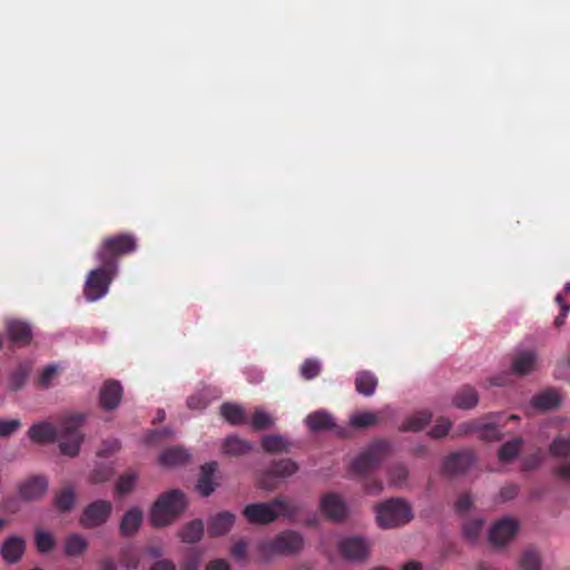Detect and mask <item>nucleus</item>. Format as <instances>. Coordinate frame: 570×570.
Listing matches in <instances>:
<instances>
[{"label":"nucleus","mask_w":570,"mask_h":570,"mask_svg":"<svg viewBox=\"0 0 570 570\" xmlns=\"http://www.w3.org/2000/svg\"><path fill=\"white\" fill-rule=\"evenodd\" d=\"M484 521L480 518L466 520L462 527L464 539L474 543L483 530Z\"/></svg>","instance_id":"c9c22d12"},{"label":"nucleus","mask_w":570,"mask_h":570,"mask_svg":"<svg viewBox=\"0 0 570 570\" xmlns=\"http://www.w3.org/2000/svg\"><path fill=\"white\" fill-rule=\"evenodd\" d=\"M299 372L305 380H313L320 375L321 364L315 358H307L301 365Z\"/></svg>","instance_id":"a18cd8bd"},{"label":"nucleus","mask_w":570,"mask_h":570,"mask_svg":"<svg viewBox=\"0 0 570 570\" xmlns=\"http://www.w3.org/2000/svg\"><path fill=\"white\" fill-rule=\"evenodd\" d=\"M303 547V535L296 531L286 530L278 533L274 539L261 542L258 549L264 557H271L273 554H296Z\"/></svg>","instance_id":"39448f33"},{"label":"nucleus","mask_w":570,"mask_h":570,"mask_svg":"<svg viewBox=\"0 0 570 570\" xmlns=\"http://www.w3.org/2000/svg\"><path fill=\"white\" fill-rule=\"evenodd\" d=\"M75 503V492L71 488H63L55 498V504L60 511H69Z\"/></svg>","instance_id":"a19ab883"},{"label":"nucleus","mask_w":570,"mask_h":570,"mask_svg":"<svg viewBox=\"0 0 570 570\" xmlns=\"http://www.w3.org/2000/svg\"><path fill=\"white\" fill-rule=\"evenodd\" d=\"M377 525L393 529L409 523L413 519L412 508L406 500L392 498L374 507Z\"/></svg>","instance_id":"20e7f679"},{"label":"nucleus","mask_w":570,"mask_h":570,"mask_svg":"<svg viewBox=\"0 0 570 570\" xmlns=\"http://www.w3.org/2000/svg\"><path fill=\"white\" fill-rule=\"evenodd\" d=\"M409 470L404 464H395L389 470V480L391 484L400 487L405 483Z\"/></svg>","instance_id":"49530a36"},{"label":"nucleus","mask_w":570,"mask_h":570,"mask_svg":"<svg viewBox=\"0 0 570 570\" xmlns=\"http://www.w3.org/2000/svg\"><path fill=\"white\" fill-rule=\"evenodd\" d=\"M217 470L216 462L205 463L200 469V476L197 483V490L203 497H209L216 489L214 474Z\"/></svg>","instance_id":"6ab92c4d"},{"label":"nucleus","mask_w":570,"mask_h":570,"mask_svg":"<svg viewBox=\"0 0 570 570\" xmlns=\"http://www.w3.org/2000/svg\"><path fill=\"white\" fill-rule=\"evenodd\" d=\"M561 403L559 393L553 389H548L532 397L531 404L540 411H549L558 407Z\"/></svg>","instance_id":"b1692460"},{"label":"nucleus","mask_w":570,"mask_h":570,"mask_svg":"<svg viewBox=\"0 0 570 570\" xmlns=\"http://www.w3.org/2000/svg\"><path fill=\"white\" fill-rule=\"evenodd\" d=\"M269 469L279 479L288 478L295 474L298 470L297 464L291 459H281L273 461Z\"/></svg>","instance_id":"473e14b6"},{"label":"nucleus","mask_w":570,"mask_h":570,"mask_svg":"<svg viewBox=\"0 0 570 570\" xmlns=\"http://www.w3.org/2000/svg\"><path fill=\"white\" fill-rule=\"evenodd\" d=\"M556 475H558L559 478L563 479V480H570V462H564L562 464H560L556 471H554Z\"/></svg>","instance_id":"69168bd1"},{"label":"nucleus","mask_w":570,"mask_h":570,"mask_svg":"<svg viewBox=\"0 0 570 570\" xmlns=\"http://www.w3.org/2000/svg\"><path fill=\"white\" fill-rule=\"evenodd\" d=\"M99 567L100 570H118L116 561L110 557L102 558L99 561Z\"/></svg>","instance_id":"338daca9"},{"label":"nucleus","mask_w":570,"mask_h":570,"mask_svg":"<svg viewBox=\"0 0 570 570\" xmlns=\"http://www.w3.org/2000/svg\"><path fill=\"white\" fill-rule=\"evenodd\" d=\"M518 492H519L518 485L510 484V485L503 487L501 489L500 495L503 501H509V500H512L513 498H515L518 495Z\"/></svg>","instance_id":"052dcab7"},{"label":"nucleus","mask_w":570,"mask_h":570,"mask_svg":"<svg viewBox=\"0 0 570 570\" xmlns=\"http://www.w3.org/2000/svg\"><path fill=\"white\" fill-rule=\"evenodd\" d=\"M523 440L521 438H514L500 448L498 452L499 460L501 462H509L517 458L520 453Z\"/></svg>","instance_id":"72a5a7b5"},{"label":"nucleus","mask_w":570,"mask_h":570,"mask_svg":"<svg viewBox=\"0 0 570 570\" xmlns=\"http://www.w3.org/2000/svg\"><path fill=\"white\" fill-rule=\"evenodd\" d=\"M189 453L181 446H171L163 451L159 455V464L163 466H176L188 461Z\"/></svg>","instance_id":"5701e85b"},{"label":"nucleus","mask_w":570,"mask_h":570,"mask_svg":"<svg viewBox=\"0 0 570 570\" xmlns=\"http://www.w3.org/2000/svg\"><path fill=\"white\" fill-rule=\"evenodd\" d=\"M379 380L370 371H360L355 376V390L364 396H371L375 393Z\"/></svg>","instance_id":"393cba45"},{"label":"nucleus","mask_w":570,"mask_h":570,"mask_svg":"<svg viewBox=\"0 0 570 570\" xmlns=\"http://www.w3.org/2000/svg\"><path fill=\"white\" fill-rule=\"evenodd\" d=\"M473 507V500L469 493L461 494L455 502V511L460 514L468 513Z\"/></svg>","instance_id":"864d4df0"},{"label":"nucleus","mask_w":570,"mask_h":570,"mask_svg":"<svg viewBox=\"0 0 570 570\" xmlns=\"http://www.w3.org/2000/svg\"><path fill=\"white\" fill-rule=\"evenodd\" d=\"M273 423L272 416L262 409H257L250 420V426L256 431L269 429Z\"/></svg>","instance_id":"79ce46f5"},{"label":"nucleus","mask_w":570,"mask_h":570,"mask_svg":"<svg viewBox=\"0 0 570 570\" xmlns=\"http://www.w3.org/2000/svg\"><path fill=\"white\" fill-rule=\"evenodd\" d=\"M137 249V238L131 233L116 234L102 239L96 252L99 264L118 271V258L132 254Z\"/></svg>","instance_id":"f03ea898"},{"label":"nucleus","mask_w":570,"mask_h":570,"mask_svg":"<svg viewBox=\"0 0 570 570\" xmlns=\"http://www.w3.org/2000/svg\"><path fill=\"white\" fill-rule=\"evenodd\" d=\"M187 405L191 410H203L207 406V400L202 394H195L188 397Z\"/></svg>","instance_id":"bf43d9fd"},{"label":"nucleus","mask_w":570,"mask_h":570,"mask_svg":"<svg viewBox=\"0 0 570 570\" xmlns=\"http://www.w3.org/2000/svg\"><path fill=\"white\" fill-rule=\"evenodd\" d=\"M392 444L386 440H375L367 449L362 452L352 463L351 470L355 474L364 475L383 461V459L390 453Z\"/></svg>","instance_id":"423d86ee"},{"label":"nucleus","mask_w":570,"mask_h":570,"mask_svg":"<svg viewBox=\"0 0 570 570\" xmlns=\"http://www.w3.org/2000/svg\"><path fill=\"white\" fill-rule=\"evenodd\" d=\"M187 507V500L180 490H170L161 494L154 503L150 511L153 527L170 524Z\"/></svg>","instance_id":"7ed1b4c3"},{"label":"nucleus","mask_w":570,"mask_h":570,"mask_svg":"<svg viewBox=\"0 0 570 570\" xmlns=\"http://www.w3.org/2000/svg\"><path fill=\"white\" fill-rule=\"evenodd\" d=\"M88 549V541L78 533L68 535L65 540V553L68 557H79Z\"/></svg>","instance_id":"c756f323"},{"label":"nucleus","mask_w":570,"mask_h":570,"mask_svg":"<svg viewBox=\"0 0 570 570\" xmlns=\"http://www.w3.org/2000/svg\"><path fill=\"white\" fill-rule=\"evenodd\" d=\"M35 543L39 552L48 553L55 548L56 540L51 533L37 530L35 535Z\"/></svg>","instance_id":"ea45409f"},{"label":"nucleus","mask_w":570,"mask_h":570,"mask_svg":"<svg viewBox=\"0 0 570 570\" xmlns=\"http://www.w3.org/2000/svg\"><path fill=\"white\" fill-rule=\"evenodd\" d=\"M550 454L556 458L570 456V435L557 436L549 446Z\"/></svg>","instance_id":"58836bf2"},{"label":"nucleus","mask_w":570,"mask_h":570,"mask_svg":"<svg viewBox=\"0 0 570 570\" xmlns=\"http://www.w3.org/2000/svg\"><path fill=\"white\" fill-rule=\"evenodd\" d=\"M48 490V480L42 475H33L24 480L19 487V495L26 501L41 499Z\"/></svg>","instance_id":"dca6fc26"},{"label":"nucleus","mask_w":570,"mask_h":570,"mask_svg":"<svg viewBox=\"0 0 570 570\" xmlns=\"http://www.w3.org/2000/svg\"><path fill=\"white\" fill-rule=\"evenodd\" d=\"M235 522V515L232 512H219L208 520V534L210 537H220L226 534Z\"/></svg>","instance_id":"f3484780"},{"label":"nucleus","mask_w":570,"mask_h":570,"mask_svg":"<svg viewBox=\"0 0 570 570\" xmlns=\"http://www.w3.org/2000/svg\"><path fill=\"white\" fill-rule=\"evenodd\" d=\"M136 480L137 476L135 474L121 475L116 483V492L119 495L129 493L132 490Z\"/></svg>","instance_id":"de8ad7c7"},{"label":"nucleus","mask_w":570,"mask_h":570,"mask_svg":"<svg viewBox=\"0 0 570 570\" xmlns=\"http://www.w3.org/2000/svg\"><path fill=\"white\" fill-rule=\"evenodd\" d=\"M4 330L11 348L27 346L31 343L32 330L27 322L16 318L7 320Z\"/></svg>","instance_id":"9d476101"},{"label":"nucleus","mask_w":570,"mask_h":570,"mask_svg":"<svg viewBox=\"0 0 570 570\" xmlns=\"http://www.w3.org/2000/svg\"><path fill=\"white\" fill-rule=\"evenodd\" d=\"M500 438L501 433L494 424L489 423L483 425L481 430V439L491 441L500 440Z\"/></svg>","instance_id":"13d9d810"},{"label":"nucleus","mask_w":570,"mask_h":570,"mask_svg":"<svg viewBox=\"0 0 570 570\" xmlns=\"http://www.w3.org/2000/svg\"><path fill=\"white\" fill-rule=\"evenodd\" d=\"M262 448L268 453H281L287 450V443L281 435H266L262 439Z\"/></svg>","instance_id":"4c0bfd02"},{"label":"nucleus","mask_w":570,"mask_h":570,"mask_svg":"<svg viewBox=\"0 0 570 570\" xmlns=\"http://www.w3.org/2000/svg\"><path fill=\"white\" fill-rule=\"evenodd\" d=\"M206 570H230V567L226 560L215 559L207 563Z\"/></svg>","instance_id":"e2e57ef3"},{"label":"nucleus","mask_w":570,"mask_h":570,"mask_svg":"<svg viewBox=\"0 0 570 570\" xmlns=\"http://www.w3.org/2000/svg\"><path fill=\"white\" fill-rule=\"evenodd\" d=\"M21 425L19 420H0V436H9Z\"/></svg>","instance_id":"5fc2aeb1"},{"label":"nucleus","mask_w":570,"mask_h":570,"mask_svg":"<svg viewBox=\"0 0 570 570\" xmlns=\"http://www.w3.org/2000/svg\"><path fill=\"white\" fill-rule=\"evenodd\" d=\"M28 380V371L23 367L17 368L10 376V389L18 391L20 390Z\"/></svg>","instance_id":"8fccbe9b"},{"label":"nucleus","mask_w":570,"mask_h":570,"mask_svg":"<svg viewBox=\"0 0 570 570\" xmlns=\"http://www.w3.org/2000/svg\"><path fill=\"white\" fill-rule=\"evenodd\" d=\"M203 552L198 548H191L188 550L183 563V570H198L202 564Z\"/></svg>","instance_id":"37998d69"},{"label":"nucleus","mask_w":570,"mask_h":570,"mask_svg":"<svg viewBox=\"0 0 570 570\" xmlns=\"http://www.w3.org/2000/svg\"><path fill=\"white\" fill-rule=\"evenodd\" d=\"M253 449L252 442L239 439L236 435L228 436L223 443V452L227 455L238 456L248 453Z\"/></svg>","instance_id":"bb28decb"},{"label":"nucleus","mask_w":570,"mask_h":570,"mask_svg":"<svg viewBox=\"0 0 570 570\" xmlns=\"http://www.w3.org/2000/svg\"><path fill=\"white\" fill-rule=\"evenodd\" d=\"M338 551L345 559L361 561L367 558L370 543L361 537H347L340 541Z\"/></svg>","instance_id":"ddd939ff"},{"label":"nucleus","mask_w":570,"mask_h":570,"mask_svg":"<svg viewBox=\"0 0 570 570\" xmlns=\"http://www.w3.org/2000/svg\"><path fill=\"white\" fill-rule=\"evenodd\" d=\"M230 554L237 560H245L247 556V542L244 539L234 543Z\"/></svg>","instance_id":"4d7b16f0"},{"label":"nucleus","mask_w":570,"mask_h":570,"mask_svg":"<svg viewBox=\"0 0 570 570\" xmlns=\"http://www.w3.org/2000/svg\"><path fill=\"white\" fill-rule=\"evenodd\" d=\"M142 522V512L139 508L129 509L122 517L119 525L120 534L130 537L140 528Z\"/></svg>","instance_id":"412c9836"},{"label":"nucleus","mask_w":570,"mask_h":570,"mask_svg":"<svg viewBox=\"0 0 570 570\" xmlns=\"http://www.w3.org/2000/svg\"><path fill=\"white\" fill-rule=\"evenodd\" d=\"M204 534V523L202 520H193L188 522L179 532L181 541L195 543L202 539Z\"/></svg>","instance_id":"7c9ffc66"},{"label":"nucleus","mask_w":570,"mask_h":570,"mask_svg":"<svg viewBox=\"0 0 570 570\" xmlns=\"http://www.w3.org/2000/svg\"><path fill=\"white\" fill-rule=\"evenodd\" d=\"M26 550V542L22 538L12 535L8 538L1 548V556L8 563L18 562Z\"/></svg>","instance_id":"a211bd4d"},{"label":"nucleus","mask_w":570,"mask_h":570,"mask_svg":"<svg viewBox=\"0 0 570 570\" xmlns=\"http://www.w3.org/2000/svg\"><path fill=\"white\" fill-rule=\"evenodd\" d=\"M277 479L274 473H272V470L268 468L258 479V485L263 490L266 491H273L277 487Z\"/></svg>","instance_id":"3c124183"},{"label":"nucleus","mask_w":570,"mask_h":570,"mask_svg":"<svg viewBox=\"0 0 570 570\" xmlns=\"http://www.w3.org/2000/svg\"><path fill=\"white\" fill-rule=\"evenodd\" d=\"M320 510L330 521L343 522L348 517V507L345 500L337 493H325L320 499Z\"/></svg>","instance_id":"1a4fd4ad"},{"label":"nucleus","mask_w":570,"mask_h":570,"mask_svg":"<svg viewBox=\"0 0 570 570\" xmlns=\"http://www.w3.org/2000/svg\"><path fill=\"white\" fill-rule=\"evenodd\" d=\"M112 512V504L106 500H97L88 504L80 519V524L86 529H95L107 522Z\"/></svg>","instance_id":"6e6552de"},{"label":"nucleus","mask_w":570,"mask_h":570,"mask_svg":"<svg viewBox=\"0 0 570 570\" xmlns=\"http://www.w3.org/2000/svg\"><path fill=\"white\" fill-rule=\"evenodd\" d=\"M149 570H176V566L168 559H163L155 562Z\"/></svg>","instance_id":"0e129e2a"},{"label":"nucleus","mask_w":570,"mask_h":570,"mask_svg":"<svg viewBox=\"0 0 570 570\" xmlns=\"http://www.w3.org/2000/svg\"><path fill=\"white\" fill-rule=\"evenodd\" d=\"M475 462L472 451H461L450 454L443 462V472L448 475L465 473Z\"/></svg>","instance_id":"4468645a"},{"label":"nucleus","mask_w":570,"mask_h":570,"mask_svg":"<svg viewBox=\"0 0 570 570\" xmlns=\"http://www.w3.org/2000/svg\"><path fill=\"white\" fill-rule=\"evenodd\" d=\"M220 414L233 425H240L246 421V413L244 409L236 404L224 403L220 406Z\"/></svg>","instance_id":"2f4dec72"},{"label":"nucleus","mask_w":570,"mask_h":570,"mask_svg":"<svg viewBox=\"0 0 570 570\" xmlns=\"http://www.w3.org/2000/svg\"><path fill=\"white\" fill-rule=\"evenodd\" d=\"M117 273L118 271L106 264H100L97 268L90 271L83 287L86 299L95 302L104 297L108 293L109 286Z\"/></svg>","instance_id":"0eeeda50"},{"label":"nucleus","mask_w":570,"mask_h":570,"mask_svg":"<svg viewBox=\"0 0 570 570\" xmlns=\"http://www.w3.org/2000/svg\"><path fill=\"white\" fill-rule=\"evenodd\" d=\"M83 421V414L66 416L60 420L59 430L49 422H38L30 426L28 435L38 444L51 443L58 439L61 453L76 456L83 441V434L80 432Z\"/></svg>","instance_id":"f257e3e1"},{"label":"nucleus","mask_w":570,"mask_h":570,"mask_svg":"<svg viewBox=\"0 0 570 570\" xmlns=\"http://www.w3.org/2000/svg\"><path fill=\"white\" fill-rule=\"evenodd\" d=\"M122 399V386L116 380H107L99 393V403L105 411H112L118 407Z\"/></svg>","instance_id":"2eb2a0df"},{"label":"nucleus","mask_w":570,"mask_h":570,"mask_svg":"<svg viewBox=\"0 0 570 570\" xmlns=\"http://www.w3.org/2000/svg\"><path fill=\"white\" fill-rule=\"evenodd\" d=\"M519 564L522 570H541L540 553L533 548L525 549L521 554Z\"/></svg>","instance_id":"f704fd0d"},{"label":"nucleus","mask_w":570,"mask_h":570,"mask_svg":"<svg viewBox=\"0 0 570 570\" xmlns=\"http://www.w3.org/2000/svg\"><path fill=\"white\" fill-rule=\"evenodd\" d=\"M56 372H57V368L53 365H49V366L45 367L38 379V382H37L38 385L40 387L47 389L50 385V382H51L52 377L55 376Z\"/></svg>","instance_id":"6e6d98bb"},{"label":"nucleus","mask_w":570,"mask_h":570,"mask_svg":"<svg viewBox=\"0 0 570 570\" xmlns=\"http://www.w3.org/2000/svg\"><path fill=\"white\" fill-rule=\"evenodd\" d=\"M120 564L127 569H137L140 563L138 553L131 548H125L120 551Z\"/></svg>","instance_id":"c03bdc74"},{"label":"nucleus","mask_w":570,"mask_h":570,"mask_svg":"<svg viewBox=\"0 0 570 570\" xmlns=\"http://www.w3.org/2000/svg\"><path fill=\"white\" fill-rule=\"evenodd\" d=\"M272 504L274 505V510L278 513V517H284L289 520L294 519L302 510L298 503L285 497L273 499Z\"/></svg>","instance_id":"cd10ccee"},{"label":"nucleus","mask_w":570,"mask_h":570,"mask_svg":"<svg viewBox=\"0 0 570 570\" xmlns=\"http://www.w3.org/2000/svg\"><path fill=\"white\" fill-rule=\"evenodd\" d=\"M569 311H570V306H562V309H560L559 315L554 320L556 327H561L564 324V321L568 316Z\"/></svg>","instance_id":"774afa93"},{"label":"nucleus","mask_w":570,"mask_h":570,"mask_svg":"<svg viewBox=\"0 0 570 570\" xmlns=\"http://www.w3.org/2000/svg\"><path fill=\"white\" fill-rule=\"evenodd\" d=\"M305 422L312 431L331 430L335 425L333 417L328 413L322 411L308 414Z\"/></svg>","instance_id":"c85d7f7f"},{"label":"nucleus","mask_w":570,"mask_h":570,"mask_svg":"<svg viewBox=\"0 0 570 570\" xmlns=\"http://www.w3.org/2000/svg\"><path fill=\"white\" fill-rule=\"evenodd\" d=\"M537 364V355L532 351H523L518 353L512 362V371L514 374L523 376L531 373Z\"/></svg>","instance_id":"4be33fe9"},{"label":"nucleus","mask_w":570,"mask_h":570,"mask_svg":"<svg viewBox=\"0 0 570 570\" xmlns=\"http://www.w3.org/2000/svg\"><path fill=\"white\" fill-rule=\"evenodd\" d=\"M432 419V413L428 410L416 412L409 416L399 428L401 432H419L422 431Z\"/></svg>","instance_id":"a878e982"},{"label":"nucleus","mask_w":570,"mask_h":570,"mask_svg":"<svg viewBox=\"0 0 570 570\" xmlns=\"http://www.w3.org/2000/svg\"><path fill=\"white\" fill-rule=\"evenodd\" d=\"M364 488L368 494H379L383 490V484L379 480H368L365 482Z\"/></svg>","instance_id":"680f3d73"},{"label":"nucleus","mask_w":570,"mask_h":570,"mask_svg":"<svg viewBox=\"0 0 570 570\" xmlns=\"http://www.w3.org/2000/svg\"><path fill=\"white\" fill-rule=\"evenodd\" d=\"M452 423L446 417H440L436 420L435 425L430 430L429 435L434 439L443 438L448 434Z\"/></svg>","instance_id":"09e8293b"},{"label":"nucleus","mask_w":570,"mask_h":570,"mask_svg":"<svg viewBox=\"0 0 570 570\" xmlns=\"http://www.w3.org/2000/svg\"><path fill=\"white\" fill-rule=\"evenodd\" d=\"M243 514L253 524H269L278 518L272 501L247 504Z\"/></svg>","instance_id":"f8f14e48"},{"label":"nucleus","mask_w":570,"mask_h":570,"mask_svg":"<svg viewBox=\"0 0 570 570\" xmlns=\"http://www.w3.org/2000/svg\"><path fill=\"white\" fill-rule=\"evenodd\" d=\"M112 476V469L108 465H99L91 473V481L94 483H102Z\"/></svg>","instance_id":"603ef678"},{"label":"nucleus","mask_w":570,"mask_h":570,"mask_svg":"<svg viewBox=\"0 0 570 570\" xmlns=\"http://www.w3.org/2000/svg\"><path fill=\"white\" fill-rule=\"evenodd\" d=\"M478 402L479 394L476 390L471 385H463L460 387L452 399L453 405L462 410H470L474 407Z\"/></svg>","instance_id":"aec40b11"},{"label":"nucleus","mask_w":570,"mask_h":570,"mask_svg":"<svg viewBox=\"0 0 570 570\" xmlns=\"http://www.w3.org/2000/svg\"><path fill=\"white\" fill-rule=\"evenodd\" d=\"M379 422H380L379 413L368 412V411L354 413L350 417L351 425H353L355 428H361V429L375 425Z\"/></svg>","instance_id":"e433bc0d"},{"label":"nucleus","mask_w":570,"mask_h":570,"mask_svg":"<svg viewBox=\"0 0 570 570\" xmlns=\"http://www.w3.org/2000/svg\"><path fill=\"white\" fill-rule=\"evenodd\" d=\"M519 523L512 518H503L495 522L489 532V540L494 547H504L518 533Z\"/></svg>","instance_id":"9b49d317"}]
</instances>
